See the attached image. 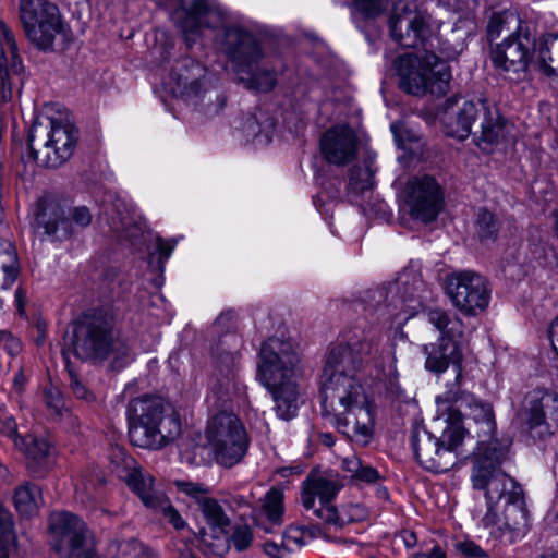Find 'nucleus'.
<instances>
[{
    "instance_id": "obj_1",
    "label": "nucleus",
    "mask_w": 558,
    "mask_h": 558,
    "mask_svg": "<svg viewBox=\"0 0 558 558\" xmlns=\"http://www.w3.org/2000/svg\"><path fill=\"white\" fill-rule=\"evenodd\" d=\"M380 337L363 332L357 340L332 347L322 377V414L351 441L366 446L374 436L375 404L356 372L363 362H377Z\"/></svg>"
},
{
    "instance_id": "obj_2",
    "label": "nucleus",
    "mask_w": 558,
    "mask_h": 558,
    "mask_svg": "<svg viewBox=\"0 0 558 558\" xmlns=\"http://www.w3.org/2000/svg\"><path fill=\"white\" fill-rule=\"evenodd\" d=\"M510 442L505 446H488L480 453H474L472 485L474 489L484 490L487 512L482 519L486 529L496 532L520 531L526 526L527 512L523 507L521 486L500 466L506 461Z\"/></svg>"
},
{
    "instance_id": "obj_3",
    "label": "nucleus",
    "mask_w": 558,
    "mask_h": 558,
    "mask_svg": "<svg viewBox=\"0 0 558 558\" xmlns=\"http://www.w3.org/2000/svg\"><path fill=\"white\" fill-rule=\"evenodd\" d=\"M299 352L290 340L270 337L263 342L257 362V378L271 393L278 417L289 421L296 415L300 386L296 367Z\"/></svg>"
},
{
    "instance_id": "obj_4",
    "label": "nucleus",
    "mask_w": 558,
    "mask_h": 558,
    "mask_svg": "<svg viewBox=\"0 0 558 558\" xmlns=\"http://www.w3.org/2000/svg\"><path fill=\"white\" fill-rule=\"evenodd\" d=\"M126 415L129 437L134 446L160 449L181 434L178 414L161 398H135L130 401Z\"/></svg>"
},
{
    "instance_id": "obj_5",
    "label": "nucleus",
    "mask_w": 558,
    "mask_h": 558,
    "mask_svg": "<svg viewBox=\"0 0 558 558\" xmlns=\"http://www.w3.org/2000/svg\"><path fill=\"white\" fill-rule=\"evenodd\" d=\"M221 47L247 88L268 93L277 85L276 69L251 32L240 26L225 28Z\"/></svg>"
},
{
    "instance_id": "obj_6",
    "label": "nucleus",
    "mask_w": 558,
    "mask_h": 558,
    "mask_svg": "<svg viewBox=\"0 0 558 558\" xmlns=\"http://www.w3.org/2000/svg\"><path fill=\"white\" fill-rule=\"evenodd\" d=\"M66 347L63 350L65 362L69 351L81 360H105L110 356L120 360L129 353L128 345L116 337L113 316L104 310L86 313L75 320Z\"/></svg>"
},
{
    "instance_id": "obj_7",
    "label": "nucleus",
    "mask_w": 558,
    "mask_h": 558,
    "mask_svg": "<svg viewBox=\"0 0 558 558\" xmlns=\"http://www.w3.org/2000/svg\"><path fill=\"white\" fill-rule=\"evenodd\" d=\"M453 56L452 50L440 48L439 52H424L417 58L400 57L397 61V71L401 88L415 96L426 93L437 97L446 95L451 80L447 60Z\"/></svg>"
},
{
    "instance_id": "obj_8",
    "label": "nucleus",
    "mask_w": 558,
    "mask_h": 558,
    "mask_svg": "<svg viewBox=\"0 0 558 558\" xmlns=\"http://www.w3.org/2000/svg\"><path fill=\"white\" fill-rule=\"evenodd\" d=\"M77 141L78 131L69 121L36 119L27 137L29 156L41 167L58 168L71 158Z\"/></svg>"
},
{
    "instance_id": "obj_9",
    "label": "nucleus",
    "mask_w": 558,
    "mask_h": 558,
    "mask_svg": "<svg viewBox=\"0 0 558 558\" xmlns=\"http://www.w3.org/2000/svg\"><path fill=\"white\" fill-rule=\"evenodd\" d=\"M20 19L26 37L40 50L63 48L71 40L58 7L47 0H20Z\"/></svg>"
},
{
    "instance_id": "obj_10",
    "label": "nucleus",
    "mask_w": 558,
    "mask_h": 558,
    "mask_svg": "<svg viewBox=\"0 0 558 558\" xmlns=\"http://www.w3.org/2000/svg\"><path fill=\"white\" fill-rule=\"evenodd\" d=\"M533 23L520 24L509 35L490 49V61L498 75L512 83L531 78L533 53L530 45H535Z\"/></svg>"
},
{
    "instance_id": "obj_11",
    "label": "nucleus",
    "mask_w": 558,
    "mask_h": 558,
    "mask_svg": "<svg viewBox=\"0 0 558 558\" xmlns=\"http://www.w3.org/2000/svg\"><path fill=\"white\" fill-rule=\"evenodd\" d=\"M426 315L427 320L440 333L437 342L423 347L426 355V369L435 374H441L450 364L458 369L461 367L463 359L461 348V339L464 333L463 322L458 315L441 308H430Z\"/></svg>"
},
{
    "instance_id": "obj_12",
    "label": "nucleus",
    "mask_w": 558,
    "mask_h": 558,
    "mask_svg": "<svg viewBox=\"0 0 558 558\" xmlns=\"http://www.w3.org/2000/svg\"><path fill=\"white\" fill-rule=\"evenodd\" d=\"M464 434L463 426L459 424H447L440 437H435L423 426H415L410 440L414 456L424 469L444 473L456 464L457 449Z\"/></svg>"
},
{
    "instance_id": "obj_13",
    "label": "nucleus",
    "mask_w": 558,
    "mask_h": 558,
    "mask_svg": "<svg viewBox=\"0 0 558 558\" xmlns=\"http://www.w3.org/2000/svg\"><path fill=\"white\" fill-rule=\"evenodd\" d=\"M205 437L215 461L225 468L238 464L248 449L245 427L232 412L221 411L210 416Z\"/></svg>"
},
{
    "instance_id": "obj_14",
    "label": "nucleus",
    "mask_w": 558,
    "mask_h": 558,
    "mask_svg": "<svg viewBox=\"0 0 558 558\" xmlns=\"http://www.w3.org/2000/svg\"><path fill=\"white\" fill-rule=\"evenodd\" d=\"M392 39L403 48H422L424 52H439V38L433 34L429 16L418 9L415 0L396 2L389 19Z\"/></svg>"
},
{
    "instance_id": "obj_15",
    "label": "nucleus",
    "mask_w": 558,
    "mask_h": 558,
    "mask_svg": "<svg viewBox=\"0 0 558 558\" xmlns=\"http://www.w3.org/2000/svg\"><path fill=\"white\" fill-rule=\"evenodd\" d=\"M514 424L533 440H544L558 429V393L546 388L529 391L517 409Z\"/></svg>"
},
{
    "instance_id": "obj_16",
    "label": "nucleus",
    "mask_w": 558,
    "mask_h": 558,
    "mask_svg": "<svg viewBox=\"0 0 558 558\" xmlns=\"http://www.w3.org/2000/svg\"><path fill=\"white\" fill-rule=\"evenodd\" d=\"M490 292L487 279L471 270L453 272L446 279L447 295L453 306L466 316H476L485 311Z\"/></svg>"
},
{
    "instance_id": "obj_17",
    "label": "nucleus",
    "mask_w": 558,
    "mask_h": 558,
    "mask_svg": "<svg viewBox=\"0 0 558 558\" xmlns=\"http://www.w3.org/2000/svg\"><path fill=\"white\" fill-rule=\"evenodd\" d=\"M49 530L54 537V549L62 558H81L92 551V533L77 515L61 511L49 517Z\"/></svg>"
},
{
    "instance_id": "obj_18",
    "label": "nucleus",
    "mask_w": 558,
    "mask_h": 558,
    "mask_svg": "<svg viewBox=\"0 0 558 558\" xmlns=\"http://www.w3.org/2000/svg\"><path fill=\"white\" fill-rule=\"evenodd\" d=\"M404 207L415 220L434 221L444 208V194L438 182L429 175L411 178L404 187Z\"/></svg>"
},
{
    "instance_id": "obj_19",
    "label": "nucleus",
    "mask_w": 558,
    "mask_h": 558,
    "mask_svg": "<svg viewBox=\"0 0 558 558\" xmlns=\"http://www.w3.org/2000/svg\"><path fill=\"white\" fill-rule=\"evenodd\" d=\"M342 487V480L338 475L307 477L302 484V506L324 523L337 522L338 510L331 501Z\"/></svg>"
},
{
    "instance_id": "obj_20",
    "label": "nucleus",
    "mask_w": 558,
    "mask_h": 558,
    "mask_svg": "<svg viewBox=\"0 0 558 558\" xmlns=\"http://www.w3.org/2000/svg\"><path fill=\"white\" fill-rule=\"evenodd\" d=\"M168 84L173 95L195 106L203 102L210 87L206 68L190 58L173 66Z\"/></svg>"
},
{
    "instance_id": "obj_21",
    "label": "nucleus",
    "mask_w": 558,
    "mask_h": 558,
    "mask_svg": "<svg viewBox=\"0 0 558 558\" xmlns=\"http://www.w3.org/2000/svg\"><path fill=\"white\" fill-rule=\"evenodd\" d=\"M359 140L349 125H336L327 130L320 138L324 158L335 166L350 163L357 154Z\"/></svg>"
},
{
    "instance_id": "obj_22",
    "label": "nucleus",
    "mask_w": 558,
    "mask_h": 558,
    "mask_svg": "<svg viewBox=\"0 0 558 558\" xmlns=\"http://www.w3.org/2000/svg\"><path fill=\"white\" fill-rule=\"evenodd\" d=\"M199 510L202 511L210 532H201V542L217 556H222L228 549L227 527L231 520L226 514L222 506L214 498L199 499Z\"/></svg>"
},
{
    "instance_id": "obj_23",
    "label": "nucleus",
    "mask_w": 558,
    "mask_h": 558,
    "mask_svg": "<svg viewBox=\"0 0 558 558\" xmlns=\"http://www.w3.org/2000/svg\"><path fill=\"white\" fill-rule=\"evenodd\" d=\"M0 45V94L3 101H9L13 96V85L23 83L24 66L19 57L14 35L4 25H2V41Z\"/></svg>"
},
{
    "instance_id": "obj_24",
    "label": "nucleus",
    "mask_w": 558,
    "mask_h": 558,
    "mask_svg": "<svg viewBox=\"0 0 558 558\" xmlns=\"http://www.w3.org/2000/svg\"><path fill=\"white\" fill-rule=\"evenodd\" d=\"M110 462L112 472L123 480L138 497L154 484L153 476L145 472L125 449L112 448Z\"/></svg>"
},
{
    "instance_id": "obj_25",
    "label": "nucleus",
    "mask_w": 558,
    "mask_h": 558,
    "mask_svg": "<svg viewBox=\"0 0 558 558\" xmlns=\"http://www.w3.org/2000/svg\"><path fill=\"white\" fill-rule=\"evenodd\" d=\"M14 446L25 456L28 470L36 476L43 477L52 469L53 451L46 438L28 434L16 438Z\"/></svg>"
},
{
    "instance_id": "obj_26",
    "label": "nucleus",
    "mask_w": 558,
    "mask_h": 558,
    "mask_svg": "<svg viewBox=\"0 0 558 558\" xmlns=\"http://www.w3.org/2000/svg\"><path fill=\"white\" fill-rule=\"evenodd\" d=\"M222 22L223 13L219 9L210 7L207 0H193L184 20L178 23L187 46H191L202 27H217Z\"/></svg>"
},
{
    "instance_id": "obj_27",
    "label": "nucleus",
    "mask_w": 558,
    "mask_h": 558,
    "mask_svg": "<svg viewBox=\"0 0 558 558\" xmlns=\"http://www.w3.org/2000/svg\"><path fill=\"white\" fill-rule=\"evenodd\" d=\"M463 410L469 411L468 414L471 416L476 427V436L478 440L475 453H480V451L484 450L488 446L501 447L506 445L500 444L495 438L497 424L492 404L480 401L473 396L472 401L468 402Z\"/></svg>"
},
{
    "instance_id": "obj_28",
    "label": "nucleus",
    "mask_w": 558,
    "mask_h": 558,
    "mask_svg": "<svg viewBox=\"0 0 558 558\" xmlns=\"http://www.w3.org/2000/svg\"><path fill=\"white\" fill-rule=\"evenodd\" d=\"M462 368L457 369L456 378L446 386L444 393L437 396L438 411L446 416L447 424L462 425V410L468 402L472 401V393L461 390Z\"/></svg>"
},
{
    "instance_id": "obj_29",
    "label": "nucleus",
    "mask_w": 558,
    "mask_h": 558,
    "mask_svg": "<svg viewBox=\"0 0 558 558\" xmlns=\"http://www.w3.org/2000/svg\"><path fill=\"white\" fill-rule=\"evenodd\" d=\"M482 110L481 135L477 140V146L485 153L493 151L495 145H498L506 136V124L501 119L495 104L487 99H480Z\"/></svg>"
},
{
    "instance_id": "obj_30",
    "label": "nucleus",
    "mask_w": 558,
    "mask_h": 558,
    "mask_svg": "<svg viewBox=\"0 0 558 558\" xmlns=\"http://www.w3.org/2000/svg\"><path fill=\"white\" fill-rule=\"evenodd\" d=\"M558 39V31L543 33L538 38L535 37V45H530L533 56H535L534 65L542 75L549 80H558V71L554 65L553 57L554 45Z\"/></svg>"
},
{
    "instance_id": "obj_31",
    "label": "nucleus",
    "mask_w": 558,
    "mask_h": 558,
    "mask_svg": "<svg viewBox=\"0 0 558 558\" xmlns=\"http://www.w3.org/2000/svg\"><path fill=\"white\" fill-rule=\"evenodd\" d=\"M140 499L147 508L160 512L163 519L172 524L175 530H181L185 526L183 518L173 508L166 496L154 488V484L146 492L142 493Z\"/></svg>"
},
{
    "instance_id": "obj_32",
    "label": "nucleus",
    "mask_w": 558,
    "mask_h": 558,
    "mask_svg": "<svg viewBox=\"0 0 558 558\" xmlns=\"http://www.w3.org/2000/svg\"><path fill=\"white\" fill-rule=\"evenodd\" d=\"M36 220L45 229V233L54 235L58 240L66 239L72 233L70 220L57 206L49 208V211L46 208L39 211Z\"/></svg>"
},
{
    "instance_id": "obj_33",
    "label": "nucleus",
    "mask_w": 558,
    "mask_h": 558,
    "mask_svg": "<svg viewBox=\"0 0 558 558\" xmlns=\"http://www.w3.org/2000/svg\"><path fill=\"white\" fill-rule=\"evenodd\" d=\"M375 172L376 168L371 158L365 159L362 165L353 167L350 171L349 192L361 196L371 192L374 186Z\"/></svg>"
},
{
    "instance_id": "obj_34",
    "label": "nucleus",
    "mask_w": 558,
    "mask_h": 558,
    "mask_svg": "<svg viewBox=\"0 0 558 558\" xmlns=\"http://www.w3.org/2000/svg\"><path fill=\"white\" fill-rule=\"evenodd\" d=\"M114 208L117 216L111 218L110 223L112 229L118 232H124L125 238H128L133 245H138L141 242L140 238H145L144 227L140 222H136L129 213H124L125 205L123 203L116 204Z\"/></svg>"
},
{
    "instance_id": "obj_35",
    "label": "nucleus",
    "mask_w": 558,
    "mask_h": 558,
    "mask_svg": "<svg viewBox=\"0 0 558 558\" xmlns=\"http://www.w3.org/2000/svg\"><path fill=\"white\" fill-rule=\"evenodd\" d=\"M13 499L21 514L33 515L43 504L41 489L36 484L26 482L16 487Z\"/></svg>"
},
{
    "instance_id": "obj_36",
    "label": "nucleus",
    "mask_w": 558,
    "mask_h": 558,
    "mask_svg": "<svg viewBox=\"0 0 558 558\" xmlns=\"http://www.w3.org/2000/svg\"><path fill=\"white\" fill-rule=\"evenodd\" d=\"M43 402L53 420L63 421L72 417L71 410L66 405L63 395L57 386L50 384L44 388Z\"/></svg>"
},
{
    "instance_id": "obj_37",
    "label": "nucleus",
    "mask_w": 558,
    "mask_h": 558,
    "mask_svg": "<svg viewBox=\"0 0 558 558\" xmlns=\"http://www.w3.org/2000/svg\"><path fill=\"white\" fill-rule=\"evenodd\" d=\"M0 270L4 274L3 289H8L16 280L20 268L15 247L9 241L0 239Z\"/></svg>"
},
{
    "instance_id": "obj_38",
    "label": "nucleus",
    "mask_w": 558,
    "mask_h": 558,
    "mask_svg": "<svg viewBox=\"0 0 558 558\" xmlns=\"http://www.w3.org/2000/svg\"><path fill=\"white\" fill-rule=\"evenodd\" d=\"M480 113L482 114L480 100L477 102L465 101L458 111L456 128L449 134L459 140L466 138L471 133L472 123Z\"/></svg>"
},
{
    "instance_id": "obj_39",
    "label": "nucleus",
    "mask_w": 558,
    "mask_h": 558,
    "mask_svg": "<svg viewBox=\"0 0 558 558\" xmlns=\"http://www.w3.org/2000/svg\"><path fill=\"white\" fill-rule=\"evenodd\" d=\"M530 23L529 21L522 20L519 14L512 11H504V12H495L492 14L488 24H487V37L489 41L497 39L502 31L507 28L510 29L511 25H514L517 28L520 24Z\"/></svg>"
},
{
    "instance_id": "obj_40",
    "label": "nucleus",
    "mask_w": 558,
    "mask_h": 558,
    "mask_svg": "<svg viewBox=\"0 0 558 558\" xmlns=\"http://www.w3.org/2000/svg\"><path fill=\"white\" fill-rule=\"evenodd\" d=\"M265 114L262 111L257 113H247L243 118L242 131L247 138H255L260 134H265L266 138L269 140L272 133L275 123L272 119L264 118Z\"/></svg>"
},
{
    "instance_id": "obj_41",
    "label": "nucleus",
    "mask_w": 558,
    "mask_h": 558,
    "mask_svg": "<svg viewBox=\"0 0 558 558\" xmlns=\"http://www.w3.org/2000/svg\"><path fill=\"white\" fill-rule=\"evenodd\" d=\"M476 233L482 242L495 240L500 229V222L495 215L485 208L476 214Z\"/></svg>"
},
{
    "instance_id": "obj_42",
    "label": "nucleus",
    "mask_w": 558,
    "mask_h": 558,
    "mask_svg": "<svg viewBox=\"0 0 558 558\" xmlns=\"http://www.w3.org/2000/svg\"><path fill=\"white\" fill-rule=\"evenodd\" d=\"M263 510L272 525H280L283 514V493L272 487L264 498Z\"/></svg>"
},
{
    "instance_id": "obj_43",
    "label": "nucleus",
    "mask_w": 558,
    "mask_h": 558,
    "mask_svg": "<svg viewBox=\"0 0 558 558\" xmlns=\"http://www.w3.org/2000/svg\"><path fill=\"white\" fill-rule=\"evenodd\" d=\"M15 539L12 514L0 504V558H9V546Z\"/></svg>"
},
{
    "instance_id": "obj_44",
    "label": "nucleus",
    "mask_w": 558,
    "mask_h": 558,
    "mask_svg": "<svg viewBox=\"0 0 558 558\" xmlns=\"http://www.w3.org/2000/svg\"><path fill=\"white\" fill-rule=\"evenodd\" d=\"M409 283L410 280L408 275H402L398 280V284L400 286V288H403L402 298L404 299V301L415 302L416 304L411 305L410 307L412 310H417L423 305L424 298L422 296L421 292H423L424 283L416 276L412 278L411 289L408 288Z\"/></svg>"
},
{
    "instance_id": "obj_45",
    "label": "nucleus",
    "mask_w": 558,
    "mask_h": 558,
    "mask_svg": "<svg viewBox=\"0 0 558 558\" xmlns=\"http://www.w3.org/2000/svg\"><path fill=\"white\" fill-rule=\"evenodd\" d=\"M367 509L360 504H350L345 506L341 512L338 511L337 522H326L336 526H343L348 522H360L367 518Z\"/></svg>"
},
{
    "instance_id": "obj_46",
    "label": "nucleus",
    "mask_w": 558,
    "mask_h": 558,
    "mask_svg": "<svg viewBox=\"0 0 558 558\" xmlns=\"http://www.w3.org/2000/svg\"><path fill=\"white\" fill-rule=\"evenodd\" d=\"M354 5L367 19L380 15L388 5V0H354Z\"/></svg>"
},
{
    "instance_id": "obj_47",
    "label": "nucleus",
    "mask_w": 558,
    "mask_h": 558,
    "mask_svg": "<svg viewBox=\"0 0 558 558\" xmlns=\"http://www.w3.org/2000/svg\"><path fill=\"white\" fill-rule=\"evenodd\" d=\"M119 550L123 555H129L130 558H157L154 551L134 538L122 542L119 545Z\"/></svg>"
},
{
    "instance_id": "obj_48",
    "label": "nucleus",
    "mask_w": 558,
    "mask_h": 558,
    "mask_svg": "<svg viewBox=\"0 0 558 558\" xmlns=\"http://www.w3.org/2000/svg\"><path fill=\"white\" fill-rule=\"evenodd\" d=\"M254 494L248 492V494H230L225 502L229 506L232 511H243L241 515H245L247 511H252L253 507Z\"/></svg>"
},
{
    "instance_id": "obj_49",
    "label": "nucleus",
    "mask_w": 558,
    "mask_h": 558,
    "mask_svg": "<svg viewBox=\"0 0 558 558\" xmlns=\"http://www.w3.org/2000/svg\"><path fill=\"white\" fill-rule=\"evenodd\" d=\"M231 542L236 550H246L253 542V533L248 525H239L234 529L232 535L228 537V543Z\"/></svg>"
},
{
    "instance_id": "obj_50",
    "label": "nucleus",
    "mask_w": 558,
    "mask_h": 558,
    "mask_svg": "<svg viewBox=\"0 0 558 558\" xmlns=\"http://www.w3.org/2000/svg\"><path fill=\"white\" fill-rule=\"evenodd\" d=\"M310 529L290 526L283 533L282 547H284L288 550H291L293 545L300 547L306 544V535Z\"/></svg>"
},
{
    "instance_id": "obj_51",
    "label": "nucleus",
    "mask_w": 558,
    "mask_h": 558,
    "mask_svg": "<svg viewBox=\"0 0 558 558\" xmlns=\"http://www.w3.org/2000/svg\"><path fill=\"white\" fill-rule=\"evenodd\" d=\"M0 435L10 438L13 444L20 437L15 418L7 412H0Z\"/></svg>"
},
{
    "instance_id": "obj_52",
    "label": "nucleus",
    "mask_w": 558,
    "mask_h": 558,
    "mask_svg": "<svg viewBox=\"0 0 558 558\" xmlns=\"http://www.w3.org/2000/svg\"><path fill=\"white\" fill-rule=\"evenodd\" d=\"M177 486L182 493H185L186 495L195 498L198 505L199 499L208 498L206 496V494L208 493V488L203 484L192 482H178Z\"/></svg>"
},
{
    "instance_id": "obj_53",
    "label": "nucleus",
    "mask_w": 558,
    "mask_h": 558,
    "mask_svg": "<svg viewBox=\"0 0 558 558\" xmlns=\"http://www.w3.org/2000/svg\"><path fill=\"white\" fill-rule=\"evenodd\" d=\"M66 366H69V361L66 362ZM68 369L70 375V387L75 397L86 401L93 400L92 392H89L88 389L81 383L77 374L70 367H68Z\"/></svg>"
},
{
    "instance_id": "obj_54",
    "label": "nucleus",
    "mask_w": 558,
    "mask_h": 558,
    "mask_svg": "<svg viewBox=\"0 0 558 558\" xmlns=\"http://www.w3.org/2000/svg\"><path fill=\"white\" fill-rule=\"evenodd\" d=\"M456 548L464 557H482L485 555L484 550L472 541L459 542L456 544Z\"/></svg>"
},
{
    "instance_id": "obj_55",
    "label": "nucleus",
    "mask_w": 558,
    "mask_h": 558,
    "mask_svg": "<svg viewBox=\"0 0 558 558\" xmlns=\"http://www.w3.org/2000/svg\"><path fill=\"white\" fill-rule=\"evenodd\" d=\"M378 478V471L373 466L363 463L353 480L364 483H375Z\"/></svg>"
},
{
    "instance_id": "obj_56",
    "label": "nucleus",
    "mask_w": 558,
    "mask_h": 558,
    "mask_svg": "<svg viewBox=\"0 0 558 558\" xmlns=\"http://www.w3.org/2000/svg\"><path fill=\"white\" fill-rule=\"evenodd\" d=\"M72 219L76 225L86 227L92 222V214L86 206L75 207L72 211Z\"/></svg>"
},
{
    "instance_id": "obj_57",
    "label": "nucleus",
    "mask_w": 558,
    "mask_h": 558,
    "mask_svg": "<svg viewBox=\"0 0 558 558\" xmlns=\"http://www.w3.org/2000/svg\"><path fill=\"white\" fill-rule=\"evenodd\" d=\"M175 241H166L160 236H156V250L159 253L160 260L168 259L174 250Z\"/></svg>"
},
{
    "instance_id": "obj_58",
    "label": "nucleus",
    "mask_w": 558,
    "mask_h": 558,
    "mask_svg": "<svg viewBox=\"0 0 558 558\" xmlns=\"http://www.w3.org/2000/svg\"><path fill=\"white\" fill-rule=\"evenodd\" d=\"M362 464V460L356 456L347 457L342 460V468L351 474V478H354Z\"/></svg>"
},
{
    "instance_id": "obj_59",
    "label": "nucleus",
    "mask_w": 558,
    "mask_h": 558,
    "mask_svg": "<svg viewBox=\"0 0 558 558\" xmlns=\"http://www.w3.org/2000/svg\"><path fill=\"white\" fill-rule=\"evenodd\" d=\"M1 342L4 343V349L12 356L16 355L21 351V342L5 331V337H2Z\"/></svg>"
},
{
    "instance_id": "obj_60",
    "label": "nucleus",
    "mask_w": 558,
    "mask_h": 558,
    "mask_svg": "<svg viewBox=\"0 0 558 558\" xmlns=\"http://www.w3.org/2000/svg\"><path fill=\"white\" fill-rule=\"evenodd\" d=\"M398 537L402 541L407 548H413L417 543L416 534L413 531L403 530Z\"/></svg>"
},
{
    "instance_id": "obj_61",
    "label": "nucleus",
    "mask_w": 558,
    "mask_h": 558,
    "mask_svg": "<svg viewBox=\"0 0 558 558\" xmlns=\"http://www.w3.org/2000/svg\"><path fill=\"white\" fill-rule=\"evenodd\" d=\"M549 337L553 343V348L558 354V316L556 319L550 324L549 327Z\"/></svg>"
},
{
    "instance_id": "obj_62",
    "label": "nucleus",
    "mask_w": 558,
    "mask_h": 558,
    "mask_svg": "<svg viewBox=\"0 0 558 558\" xmlns=\"http://www.w3.org/2000/svg\"><path fill=\"white\" fill-rule=\"evenodd\" d=\"M25 383H26V378L25 376L23 375V373L20 371L17 374H15L14 376V379H13V389L17 392V393H21L24 389V386H25Z\"/></svg>"
},
{
    "instance_id": "obj_63",
    "label": "nucleus",
    "mask_w": 558,
    "mask_h": 558,
    "mask_svg": "<svg viewBox=\"0 0 558 558\" xmlns=\"http://www.w3.org/2000/svg\"><path fill=\"white\" fill-rule=\"evenodd\" d=\"M216 98L218 100V104L211 107L210 104H207L206 107L203 109L205 114H216L218 113L225 106V99H219L218 95H216Z\"/></svg>"
},
{
    "instance_id": "obj_64",
    "label": "nucleus",
    "mask_w": 558,
    "mask_h": 558,
    "mask_svg": "<svg viewBox=\"0 0 558 558\" xmlns=\"http://www.w3.org/2000/svg\"><path fill=\"white\" fill-rule=\"evenodd\" d=\"M25 302H26V296H25L24 291L21 288L16 289L15 290V303L17 305L20 313H24Z\"/></svg>"
}]
</instances>
